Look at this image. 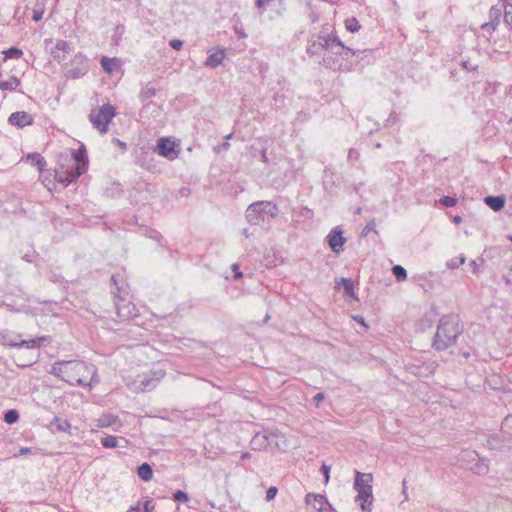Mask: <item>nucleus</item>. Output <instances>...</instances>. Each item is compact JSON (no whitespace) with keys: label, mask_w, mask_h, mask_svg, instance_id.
Masks as SVG:
<instances>
[{"label":"nucleus","mask_w":512,"mask_h":512,"mask_svg":"<svg viewBox=\"0 0 512 512\" xmlns=\"http://www.w3.org/2000/svg\"><path fill=\"white\" fill-rule=\"evenodd\" d=\"M370 232H374L375 234H378V231L376 230V223L374 219H371L366 226L363 228L361 232V237H366Z\"/></svg>","instance_id":"38"},{"label":"nucleus","mask_w":512,"mask_h":512,"mask_svg":"<svg viewBox=\"0 0 512 512\" xmlns=\"http://www.w3.org/2000/svg\"><path fill=\"white\" fill-rule=\"evenodd\" d=\"M153 161V154L149 151L143 150L138 157L137 163L147 170H152L154 168V165L152 164Z\"/></svg>","instance_id":"22"},{"label":"nucleus","mask_w":512,"mask_h":512,"mask_svg":"<svg viewBox=\"0 0 512 512\" xmlns=\"http://www.w3.org/2000/svg\"><path fill=\"white\" fill-rule=\"evenodd\" d=\"M501 9L497 6H492L489 10V21L485 22L481 25V29L487 31L488 33H492L496 30L500 17H501Z\"/></svg>","instance_id":"15"},{"label":"nucleus","mask_w":512,"mask_h":512,"mask_svg":"<svg viewBox=\"0 0 512 512\" xmlns=\"http://www.w3.org/2000/svg\"><path fill=\"white\" fill-rule=\"evenodd\" d=\"M88 166V156L85 147L71 150L70 155L61 156L55 170V179L69 185L75 182L86 170Z\"/></svg>","instance_id":"2"},{"label":"nucleus","mask_w":512,"mask_h":512,"mask_svg":"<svg viewBox=\"0 0 512 512\" xmlns=\"http://www.w3.org/2000/svg\"><path fill=\"white\" fill-rule=\"evenodd\" d=\"M41 19H42V12H35L33 15V20L37 22Z\"/></svg>","instance_id":"57"},{"label":"nucleus","mask_w":512,"mask_h":512,"mask_svg":"<svg viewBox=\"0 0 512 512\" xmlns=\"http://www.w3.org/2000/svg\"><path fill=\"white\" fill-rule=\"evenodd\" d=\"M111 416H105L100 419L101 426H109L111 425V421L109 420Z\"/></svg>","instance_id":"53"},{"label":"nucleus","mask_w":512,"mask_h":512,"mask_svg":"<svg viewBox=\"0 0 512 512\" xmlns=\"http://www.w3.org/2000/svg\"><path fill=\"white\" fill-rule=\"evenodd\" d=\"M462 66H463L464 68H468V67H467V62H466V61L462 62Z\"/></svg>","instance_id":"64"},{"label":"nucleus","mask_w":512,"mask_h":512,"mask_svg":"<svg viewBox=\"0 0 512 512\" xmlns=\"http://www.w3.org/2000/svg\"><path fill=\"white\" fill-rule=\"evenodd\" d=\"M326 512H337L335 509H333V507L331 506V509H328V511Z\"/></svg>","instance_id":"63"},{"label":"nucleus","mask_w":512,"mask_h":512,"mask_svg":"<svg viewBox=\"0 0 512 512\" xmlns=\"http://www.w3.org/2000/svg\"><path fill=\"white\" fill-rule=\"evenodd\" d=\"M137 474L143 481H150L153 476V471L148 463H143L138 467Z\"/></svg>","instance_id":"27"},{"label":"nucleus","mask_w":512,"mask_h":512,"mask_svg":"<svg viewBox=\"0 0 512 512\" xmlns=\"http://www.w3.org/2000/svg\"><path fill=\"white\" fill-rule=\"evenodd\" d=\"M345 28L348 31L355 33L360 30L361 26L355 17H350L345 20Z\"/></svg>","instance_id":"29"},{"label":"nucleus","mask_w":512,"mask_h":512,"mask_svg":"<svg viewBox=\"0 0 512 512\" xmlns=\"http://www.w3.org/2000/svg\"><path fill=\"white\" fill-rule=\"evenodd\" d=\"M166 372L163 369L151 370L147 374H144L139 380V390L151 391L154 389L162 378H164Z\"/></svg>","instance_id":"11"},{"label":"nucleus","mask_w":512,"mask_h":512,"mask_svg":"<svg viewBox=\"0 0 512 512\" xmlns=\"http://www.w3.org/2000/svg\"><path fill=\"white\" fill-rule=\"evenodd\" d=\"M239 268H240V266H239V264H238V263H234V264L232 265V270L235 272L234 277H235L236 279L241 278V277H242V275H243V274L239 271Z\"/></svg>","instance_id":"50"},{"label":"nucleus","mask_w":512,"mask_h":512,"mask_svg":"<svg viewBox=\"0 0 512 512\" xmlns=\"http://www.w3.org/2000/svg\"><path fill=\"white\" fill-rule=\"evenodd\" d=\"M114 116V107L110 104H104L98 110L90 112L89 120L101 134H105L108 131V124Z\"/></svg>","instance_id":"7"},{"label":"nucleus","mask_w":512,"mask_h":512,"mask_svg":"<svg viewBox=\"0 0 512 512\" xmlns=\"http://www.w3.org/2000/svg\"><path fill=\"white\" fill-rule=\"evenodd\" d=\"M440 203L445 207H453L457 203V199L449 196H443L440 199Z\"/></svg>","instance_id":"40"},{"label":"nucleus","mask_w":512,"mask_h":512,"mask_svg":"<svg viewBox=\"0 0 512 512\" xmlns=\"http://www.w3.org/2000/svg\"><path fill=\"white\" fill-rule=\"evenodd\" d=\"M501 434L507 441L512 439V415L506 416L502 421Z\"/></svg>","instance_id":"24"},{"label":"nucleus","mask_w":512,"mask_h":512,"mask_svg":"<svg viewBox=\"0 0 512 512\" xmlns=\"http://www.w3.org/2000/svg\"><path fill=\"white\" fill-rule=\"evenodd\" d=\"M372 481L373 476L371 473H361L355 471V481L353 488L357 491L355 501L360 504L362 512H371L373 504V493H372Z\"/></svg>","instance_id":"5"},{"label":"nucleus","mask_w":512,"mask_h":512,"mask_svg":"<svg viewBox=\"0 0 512 512\" xmlns=\"http://www.w3.org/2000/svg\"><path fill=\"white\" fill-rule=\"evenodd\" d=\"M277 494V488L272 486L266 491V500L270 501L275 498Z\"/></svg>","instance_id":"43"},{"label":"nucleus","mask_w":512,"mask_h":512,"mask_svg":"<svg viewBox=\"0 0 512 512\" xmlns=\"http://www.w3.org/2000/svg\"><path fill=\"white\" fill-rule=\"evenodd\" d=\"M324 35H319L317 40L310 41L307 46V53L310 55H321L325 51Z\"/></svg>","instance_id":"18"},{"label":"nucleus","mask_w":512,"mask_h":512,"mask_svg":"<svg viewBox=\"0 0 512 512\" xmlns=\"http://www.w3.org/2000/svg\"><path fill=\"white\" fill-rule=\"evenodd\" d=\"M4 54L6 59H19L23 55V52L21 49L11 47L6 50Z\"/></svg>","instance_id":"36"},{"label":"nucleus","mask_w":512,"mask_h":512,"mask_svg":"<svg viewBox=\"0 0 512 512\" xmlns=\"http://www.w3.org/2000/svg\"><path fill=\"white\" fill-rule=\"evenodd\" d=\"M398 120V116L395 112H391L389 117L386 120V126L394 125Z\"/></svg>","instance_id":"45"},{"label":"nucleus","mask_w":512,"mask_h":512,"mask_svg":"<svg viewBox=\"0 0 512 512\" xmlns=\"http://www.w3.org/2000/svg\"><path fill=\"white\" fill-rule=\"evenodd\" d=\"M155 509V505L152 500L145 501L143 505V512H153Z\"/></svg>","instance_id":"44"},{"label":"nucleus","mask_w":512,"mask_h":512,"mask_svg":"<svg viewBox=\"0 0 512 512\" xmlns=\"http://www.w3.org/2000/svg\"><path fill=\"white\" fill-rule=\"evenodd\" d=\"M474 472L479 475H484L488 472L489 466L485 459L478 460L475 467L473 468Z\"/></svg>","instance_id":"34"},{"label":"nucleus","mask_w":512,"mask_h":512,"mask_svg":"<svg viewBox=\"0 0 512 512\" xmlns=\"http://www.w3.org/2000/svg\"><path fill=\"white\" fill-rule=\"evenodd\" d=\"M156 95V88L149 82L147 83L139 93V99L141 102H145L148 99Z\"/></svg>","instance_id":"26"},{"label":"nucleus","mask_w":512,"mask_h":512,"mask_svg":"<svg viewBox=\"0 0 512 512\" xmlns=\"http://www.w3.org/2000/svg\"><path fill=\"white\" fill-rule=\"evenodd\" d=\"M402 485H403V494L405 495V499H407V492H406L407 487H406V481L405 480L403 481Z\"/></svg>","instance_id":"60"},{"label":"nucleus","mask_w":512,"mask_h":512,"mask_svg":"<svg viewBox=\"0 0 512 512\" xmlns=\"http://www.w3.org/2000/svg\"><path fill=\"white\" fill-rule=\"evenodd\" d=\"M8 122L13 126L23 128L33 123V117L25 111H17L9 116Z\"/></svg>","instance_id":"14"},{"label":"nucleus","mask_w":512,"mask_h":512,"mask_svg":"<svg viewBox=\"0 0 512 512\" xmlns=\"http://www.w3.org/2000/svg\"><path fill=\"white\" fill-rule=\"evenodd\" d=\"M170 46L175 49V50H180L181 47L183 46V42L179 39H173L170 41Z\"/></svg>","instance_id":"46"},{"label":"nucleus","mask_w":512,"mask_h":512,"mask_svg":"<svg viewBox=\"0 0 512 512\" xmlns=\"http://www.w3.org/2000/svg\"><path fill=\"white\" fill-rule=\"evenodd\" d=\"M19 84H20V81L16 76L9 75L8 79H3L2 74H0V89L1 90L13 91L19 86Z\"/></svg>","instance_id":"21"},{"label":"nucleus","mask_w":512,"mask_h":512,"mask_svg":"<svg viewBox=\"0 0 512 512\" xmlns=\"http://www.w3.org/2000/svg\"><path fill=\"white\" fill-rule=\"evenodd\" d=\"M341 284L347 295L352 296L354 294V284L352 280L347 278H341Z\"/></svg>","instance_id":"37"},{"label":"nucleus","mask_w":512,"mask_h":512,"mask_svg":"<svg viewBox=\"0 0 512 512\" xmlns=\"http://www.w3.org/2000/svg\"><path fill=\"white\" fill-rule=\"evenodd\" d=\"M51 56L57 62H62L65 60V55L62 54L60 50L56 49V46L51 50Z\"/></svg>","instance_id":"41"},{"label":"nucleus","mask_w":512,"mask_h":512,"mask_svg":"<svg viewBox=\"0 0 512 512\" xmlns=\"http://www.w3.org/2000/svg\"><path fill=\"white\" fill-rule=\"evenodd\" d=\"M466 261V257L464 255H460L459 257L452 258L446 262V266L449 269L458 268L460 265H463Z\"/></svg>","instance_id":"33"},{"label":"nucleus","mask_w":512,"mask_h":512,"mask_svg":"<svg viewBox=\"0 0 512 512\" xmlns=\"http://www.w3.org/2000/svg\"><path fill=\"white\" fill-rule=\"evenodd\" d=\"M321 472H322V473H323V475H324L325 483H328V481H329L330 467H329V466H327V465H325V464H323V465L321 466Z\"/></svg>","instance_id":"47"},{"label":"nucleus","mask_w":512,"mask_h":512,"mask_svg":"<svg viewBox=\"0 0 512 512\" xmlns=\"http://www.w3.org/2000/svg\"><path fill=\"white\" fill-rule=\"evenodd\" d=\"M325 399V395L324 393H317L314 397H313V400L315 402V405L318 407L322 401H324Z\"/></svg>","instance_id":"48"},{"label":"nucleus","mask_w":512,"mask_h":512,"mask_svg":"<svg viewBox=\"0 0 512 512\" xmlns=\"http://www.w3.org/2000/svg\"><path fill=\"white\" fill-rule=\"evenodd\" d=\"M470 266L472 267L473 272H474L475 274H479V273H480V265L477 263V261H476V260H472V261L470 262Z\"/></svg>","instance_id":"51"},{"label":"nucleus","mask_w":512,"mask_h":512,"mask_svg":"<svg viewBox=\"0 0 512 512\" xmlns=\"http://www.w3.org/2000/svg\"><path fill=\"white\" fill-rule=\"evenodd\" d=\"M278 214L276 204L269 201H258L248 206L246 219L251 225H260Z\"/></svg>","instance_id":"6"},{"label":"nucleus","mask_w":512,"mask_h":512,"mask_svg":"<svg viewBox=\"0 0 512 512\" xmlns=\"http://www.w3.org/2000/svg\"><path fill=\"white\" fill-rule=\"evenodd\" d=\"M271 436L267 431L257 432L250 441L251 448L258 451L266 449L271 442Z\"/></svg>","instance_id":"16"},{"label":"nucleus","mask_w":512,"mask_h":512,"mask_svg":"<svg viewBox=\"0 0 512 512\" xmlns=\"http://www.w3.org/2000/svg\"><path fill=\"white\" fill-rule=\"evenodd\" d=\"M101 444L105 447V448H115L117 447L118 445V439L116 436H113V435H107L105 437L102 438L101 440Z\"/></svg>","instance_id":"32"},{"label":"nucleus","mask_w":512,"mask_h":512,"mask_svg":"<svg viewBox=\"0 0 512 512\" xmlns=\"http://www.w3.org/2000/svg\"><path fill=\"white\" fill-rule=\"evenodd\" d=\"M55 45L56 49L60 50L65 56L73 50L72 43L65 40H57Z\"/></svg>","instance_id":"30"},{"label":"nucleus","mask_w":512,"mask_h":512,"mask_svg":"<svg viewBox=\"0 0 512 512\" xmlns=\"http://www.w3.org/2000/svg\"><path fill=\"white\" fill-rule=\"evenodd\" d=\"M243 233H244V235H245L246 237H249V234H248L247 229H244Z\"/></svg>","instance_id":"62"},{"label":"nucleus","mask_w":512,"mask_h":512,"mask_svg":"<svg viewBox=\"0 0 512 512\" xmlns=\"http://www.w3.org/2000/svg\"><path fill=\"white\" fill-rule=\"evenodd\" d=\"M26 161H29L32 165L36 166L40 172L44 170L46 165L45 159L39 153H31L26 156Z\"/></svg>","instance_id":"25"},{"label":"nucleus","mask_w":512,"mask_h":512,"mask_svg":"<svg viewBox=\"0 0 512 512\" xmlns=\"http://www.w3.org/2000/svg\"><path fill=\"white\" fill-rule=\"evenodd\" d=\"M118 144L121 148H126V143L118 140Z\"/></svg>","instance_id":"61"},{"label":"nucleus","mask_w":512,"mask_h":512,"mask_svg":"<svg viewBox=\"0 0 512 512\" xmlns=\"http://www.w3.org/2000/svg\"><path fill=\"white\" fill-rule=\"evenodd\" d=\"M504 20L506 23H512V4H504Z\"/></svg>","instance_id":"39"},{"label":"nucleus","mask_w":512,"mask_h":512,"mask_svg":"<svg viewBox=\"0 0 512 512\" xmlns=\"http://www.w3.org/2000/svg\"><path fill=\"white\" fill-rule=\"evenodd\" d=\"M325 51H328L335 55H342L343 52H350L356 55L359 51H355L349 47H346L343 42L335 34H329L324 36Z\"/></svg>","instance_id":"10"},{"label":"nucleus","mask_w":512,"mask_h":512,"mask_svg":"<svg viewBox=\"0 0 512 512\" xmlns=\"http://www.w3.org/2000/svg\"><path fill=\"white\" fill-rule=\"evenodd\" d=\"M51 373L71 385L91 386L99 382L95 366L80 360L56 362Z\"/></svg>","instance_id":"1"},{"label":"nucleus","mask_w":512,"mask_h":512,"mask_svg":"<svg viewBox=\"0 0 512 512\" xmlns=\"http://www.w3.org/2000/svg\"><path fill=\"white\" fill-rule=\"evenodd\" d=\"M173 499L175 501H183V502H187L189 500L188 495L181 490H178L177 492L174 493Z\"/></svg>","instance_id":"42"},{"label":"nucleus","mask_w":512,"mask_h":512,"mask_svg":"<svg viewBox=\"0 0 512 512\" xmlns=\"http://www.w3.org/2000/svg\"><path fill=\"white\" fill-rule=\"evenodd\" d=\"M452 221L455 223V224H459L462 222V217L459 216V215H456L453 217Z\"/></svg>","instance_id":"58"},{"label":"nucleus","mask_w":512,"mask_h":512,"mask_svg":"<svg viewBox=\"0 0 512 512\" xmlns=\"http://www.w3.org/2000/svg\"><path fill=\"white\" fill-rule=\"evenodd\" d=\"M111 281L114 284L112 293L115 298V308L117 316L121 321H128L138 316V309L127 299L129 295L128 284L119 275H112Z\"/></svg>","instance_id":"4"},{"label":"nucleus","mask_w":512,"mask_h":512,"mask_svg":"<svg viewBox=\"0 0 512 512\" xmlns=\"http://www.w3.org/2000/svg\"><path fill=\"white\" fill-rule=\"evenodd\" d=\"M484 202L494 211H500L505 205V197L500 196H486Z\"/></svg>","instance_id":"20"},{"label":"nucleus","mask_w":512,"mask_h":512,"mask_svg":"<svg viewBox=\"0 0 512 512\" xmlns=\"http://www.w3.org/2000/svg\"><path fill=\"white\" fill-rule=\"evenodd\" d=\"M359 158V152L356 149H350L348 152V159L357 160Z\"/></svg>","instance_id":"49"},{"label":"nucleus","mask_w":512,"mask_h":512,"mask_svg":"<svg viewBox=\"0 0 512 512\" xmlns=\"http://www.w3.org/2000/svg\"><path fill=\"white\" fill-rule=\"evenodd\" d=\"M225 57L224 49H216L213 53H211L205 61V65L211 68H217L223 62Z\"/></svg>","instance_id":"19"},{"label":"nucleus","mask_w":512,"mask_h":512,"mask_svg":"<svg viewBox=\"0 0 512 512\" xmlns=\"http://www.w3.org/2000/svg\"><path fill=\"white\" fill-rule=\"evenodd\" d=\"M19 419V413L15 409L8 410L4 415V421L7 424H13Z\"/></svg>","instance_id":"35"},{"label":"nucleus","mask_w":512,"mask_h":512,"mask_svg":"<svg viewBox=\"0 0 512 512\" xmlns=\"http://www.w3.org/2000/svg\"><path fill=\"white\" fill-rule=\"evenodd\" d=\"M45 337H40L37 339H31V340H22L19 342L12 341V340H5V345L10 347H25L28 349H34L40 347L41 343L45 341Z\"/></svg>","instance_id":"17"},{"label":"nucleus","mask_w":512,"mask_h":512,"mask_svg":"<svg viewBox=\"0 0 512 512\" xmlns=\"http://www.w3.org/2000/svg\"><path fill=\"white\" fill-rule=\"evenodd\" d=\"M100 63L103 70L108 74H111L120 66V62L117 58L102 57Z\"/></svg>","instance_id":"23"},{"label":"nucleus","mask_w":512,"mask_h":512,"mask_svg":"<svg viewBox=\"0 0 512 512\" xmlns=\"http://www.w3.org/2000/svg\"><path fill=\"white\" fill-rule=\"evenodd\" d=\"M259 155H260V159H261V161H262V162H264V163H268V158H267V154H266V149H264V148H263V149H261V150L259 151Z\"/></svg>","instance_id":"52"},{"label":"nucleus","mask_w":512,"mask_h":512,"mask_svg":"<svg viewBox=\"0 0 512 512\" xmlns=\"http://www.w3.org/2000/svg\"><path fill=\"white\" fill-rule=\"evenodd\" d=\"M52 426H55L56 429L60 432H66L70 434L71 424L67 419H62L60 417H55L52 422Z\"/></svg>","instance_id":"28"},{"label":"nucleus","mask_w":512,"mask_h":512,"mask_svg":"<svg viewBox=\"0 0 512 512\" xmlns=\"http://www.w3.org/2000/svg\"><path fill=\"white\" fill-rule=\"evenodd\" d=\"M29 453H31V448H28V447L21 448L20 451H19L20 455H26V454H29Z\"/></svg>","instance_id":"55"},{"label":"nucleus","mask_w":512,"mask_h":512,"mask_svg":"<svg viewBox=\"0 0 512 512\" xmlns=\"http://www.w3.org/2000/svg\"><path fill=\"white\" fill-rule=\"evenodd\" d=\"M463 327L456 315H445L439 320L432 346L442 351L454 345L457 338L462 334Z\"/></svg>","instance_id":"3"},{"label":"nucleus","mask_w":512,"mask_h":512,"mask_svg":"<svg viewBox=\"0 0 512 512\" xmlns=\"http://www.w3.org/2000/svg\"><path fill=\"white\" fill-rule=\"evenodd\" d=\"M357 322H359L360 324H362L363 326L367 327V325L365 324V321H364V318L357 315V316H354L353 317Z\"/></svg>","instance_id":"56"},{"label":"nucleus","mask_w":512,"mask_h":512,"mask_svg":"<svg viewBox=\"0 0 512 512\" xmlns=\"http://www.w3.org/2000/svg\"><path fill=\"white\" fill-rule=\"evenodd\" d=\"M251 457V454L249 452H244L241 454V459L242 460H247Z\"/></svg>","instance_id":"59"},{"label":"nucleus","mask_w":512,"mask_h":512,"mask_svg":"<svg viewBox=\"0 0 512 512\" xmlns=\"http://www.w3.org/2000/svg\"><path fill=\"white\" fill-rule=\"evenodd\" d=\"M328 244L331 250L335 253H340L343 250V245L346 238L343 236V231L336 227L327 236Z\"/></svg>","instance_id":"12"},{"label":"nucleus","mask_w":512,"mask_h":512,"mask_svg":"<svg viewBox=\"0 0 512 512\" xmlns=\"http://www.w3.org/2000/svg\"><path fill=\"white\" fill-rule=\"evenodd\" d=\"M305 499L307 504L312 505L319 512H326L328 509H331V504L324 495L309 493Z\"/></svg>","instance_id":"13"},{"label":"nucleus","mask_w":512,"mask_h":512,"mask_svg":"<svg viewBox=\"0 0 512 512\" xmlns=\"http://www.w3.org/2000/svg\"><path fill=\"white\" fill-rule=\"evenodd\" d=\"M392 273L397 281H404L407 278V272L401 265H395L392 268Z\"/></svg>","instance_id":"31"},{"label":"nucleus","mask_w":512,"mask_h":512,"mask_svg":"<svg viewBox=\"0 0 512 512\" xmlns=\"http://www.w3.org/2000/svg\"><path fill=\"white\" fill-rule=\"evenodd\" d=\"M88 71L89 65L87 57L83 53L78 52L67 65L65 75L67 78L79 79L86 75Z\"/></svg>","instance_id":"8"},{"label":"nucleus","mask_w":512,"mask_h":512,"mask_svg":"<svg viewBox=\"0 0 512 512\" xmlns=\"http://www.w3.org/2000/svg\"><path fill=\"white\" fill-rule=\"evenodd\" d=\"M158 154L170 161H173L179 157L180 148L179 146L169 138H159L156 145Z\"/></svg>","instance_id":"9"},{"label":"nucleus","mask_w":512,"mask_h":512,"mask_svg":"<svg viewBox=\"0 0 512 512\" xmlns=\"http://www.w3.org/2000/svg\"><path fill=\"white\" fill-rule=\"evenodd\" d=\"M127 512H141V505L140 503L136 504L135 506H131Z\"/></svg>","instance_id":"54"}]
</instances>
